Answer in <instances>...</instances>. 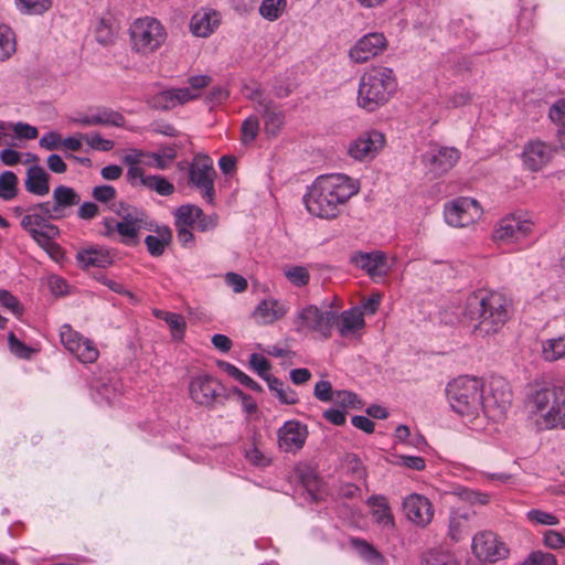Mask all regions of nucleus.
I'll return each mask as SVG.
<instances>
[{
  "label": "nucleus",
  "mask_w": 565,
  "mask_h": 565,
  "mask_svg": "<svg viewBox=\"0 0 565 565\" xmlns=\"http://www.w3.org/2000/svg\"><path fill=\"white\" fill-rule=\"evenodd\" d=\"M360 190L358 180L347 174L320 175L303 196L307 211L320 218H335L342 206Z\"/></svg>",
  "instance_id": "obj_1"
},
{
  "label": "nucleus",
  "mask_w": 565,
  "mask_h": 565,
  "mask_svg": "<svg viewBox=\"0 0 565 565\" xmlns=\"http://www.w3.org/2000/svg\"><path fill=\"white\" fill-rule=\"evenodd\" d=\"M465 315L475 322L472 331L476 335H491L509 319L508 300L502 294L479 290L467 298Z\"/></svg>",
  "instance_id": "obj_2"
},
{
  "label": "nucleus",
  "mask_w": 565,
  "mask_h": 565,
  "mask_svg": "<svg viewBox=\"0 0 565 565\" xmlns=\"http://www.w3.org/2000/svg\"><path fill=\"white\" fill-rule=\"evenodd\" d=\"M527 405L542 415L547 429L565 428V384L532 383L529 386Z\"/></svg>",
  "instance_id": "obj_3"
},
{
  "label": "nucleus",
  "mask_w": 565,
  "mask_h": 565,
  "mask_svg": "<svg viewBox=\"0 0 565 565\" xmlns=\"http://www.w3.org/2000/svg\"><path fill=\"white\" fill-rule=\"evenodd\" d=\"M396 86L392 68L383 65L374 66L361 76L358 105L367 111H374L390 100Z\"/></svg>",
  "instance_id": "obj_4"
},
{
  "label": "nucleus",
  "mask_w": 565,
  "mask_h": 565,
  "mask_svg": "<svg viewBox=\"0 0 565 565\" xmlns=\"http://www.w3.org/2000/svg\"><path fill=\"white\" fill-rule=\"evenodd\" d=\"M54 216L47 207V202H38L26 207V214L20 221L21 228L49 254L60 250L55 239L61 236V230L54 223Z\"/></svg>",
  "instance_id": "obj_5"
},
{
  "label": "nucleus",
  "mask_w": 565,
  "mask_h": 565,
  "mask_svg": "<svg viewBox=\"0 0 565 565\" xmlns=\"http://www.w3.org/2000/svg\"><path fill=\"white\" fill-rule=\"evenodd\" d=\"M446 396L451 409L465 417L484 413L483 383L473 376H459L446 386Z\"/></svg>",
  "instance_id": "obj_6"
},
{
  "label": "nucleus",
  "mask_w": 565,
  "mask_h": 565,
  "mask_svg": "<svg viewBox=\"0 0 565 565\" xmlns=\"http://www.w3.org/2000/svg\"><path fill=\"white\" fill-rule=\"evenodd\" d=\"M338 316L332 310H321L315 305H308L300 309L292 319L294 331L300 335L317 333L327 340L332 335V327Z\"/></svg>",
  "instance_id": "obj_7"
},
{
  "label": "nucleus",
  "mask_w": 565,
  "mask_h": 565,
  "mask_svg": "<svg viewBox=\"0 0 565 565\" xmlns=\"http://www.w3.org/2000/svg\"><path fill=\"white\" fill-rule=\"evenodd\" d=\"M129 32L132 50L142 55L156 52L167 40V31L156 18L137 19L131 24Z\"/></svg>",
  "instance_id": "obj_8"
},
{
  "label": "nucleus",
  "mask_w": 565,
  "mask_h": 565,
  "mask_svg": "<svg viewBox=\"0 0 565 565\" xmlns=\"http://www.w3.org/2000/svg\"><path fill=\"white\" fill-rule=\"evenodd\" d=\"M189 396L201 407L214 409L228 399L225 386L211 374H199L189 382Z\"/></svg>",
  "instance_id": "obj_9"
},
{
  "label": "nucleus",
  "mask_w": 565,
  "mask_h": 565,
  "mask_svg": "<svg viewBox=\"0 0 565 565\" xmlns=\"http://www.w3.org/2000/svg\"><path fill=\"white\" fill-rule=\"evenodd\" d=\"M216 171L207 154H195L188 169V185L198 190L202 198L213 204L215 200Z\"/></svg>",
  "instance_id": "obj_10"
},
{
  "label": "nucleus",
  "mask_w": 565,
  "mask_h": 565,
  "mask_svg": "<svg viewBox=\"0 0 565 565\" xmlns=\"http://www.w3.org/2000/svg\"><path fill=\"white\" fill-rule=\"evenodd\" d=\"M512 390L502 376H491L484 395V414L493 419L504 416L512 403Z\"/></svg>",
  "instance_id": "obj_11"
},
{
  "label": "nucleus",
  "mask_w": 565,
  "mask_h": 565,
  "mask_svg": "<svg viewBox=\"0 0 565 565\" xmlns=\"http://www.w3.org/2000/svg\"><path fill=\"white\" fill-rule=\"evenodd\" d=\"M60 340L63 347L81 363H94L99 356L97 345L67 323L60 329Z\"/></svg>",
  "instance_id": "obj_12"
},
{
  "label": "nucleus",
  "mask_w": 565,
  "mask_h": 565,
  "mask_svg": "<svg viewBox=\"0 0 565 565\" xmlns=\"http://www.w3.org/2000/svg\"><path fill=\"white\" fill-rule=\"evenodd\" d=\"M482 215L478 201L460 196L445 204L444 216L447 224L454 227H466L473 224Z\"/></svg>",
  "instance_id": "obj_13"
},
{
  "label": "nucleus",
  "mask_w": 565,
  "mask_h": 565,
  "mask_svg": "<svg viewBox=\"0 0 565 565\" xmlns=\"http://www.w3.org/2000/svg\"><path fill=\"white\" fill-rule=\"evenodd\" d=\"M471 550L479 561L490 563L501 561L509 555L507 545L490 531L476 534L472 539Z\"/></svg>",
  "instance_id": "obj_14"
},
{
  "label": "nucleus",
  "mask_w": 565,
  "mask_h": 565,
  "mask_svg": "<svg viewBox=\"0 0 565 565\" xmlns=\"http://www.w3.org/2000/svg\"><path fill=\"white\" fill-rule=\"evenodd\" d=\"M556 151L557 147L540 139H532L523 146L522 162L527 170L537 172L551 162Z\"/></svg>",
  "instance_id": "obj_15"
},
{
  "label": "nucleus",
  "mask_w": 565,
  "mask_h": 565,
  "mask_svg": "<svg viewBox=\"0 0 565 565\" xmlns=\"http://www.w3.org/2000/svg\"><path fill=\"white\" fill-rule=\"evenodd\" d=\"M117 214L121 216V221L116 223V231L124 237L122 242L136 245L138 232L146 225V213L121 203Z\"/></svg>",
  "instance_id": "obj_16"
},
{
  "label": "nucleus",
  "mask_w": 565,
  "mask_h": 565,
  "mask_svg": "<svg viewBox=\"0 0 565 565\" xmlns=\"http://www.w3.org/2000/svg\"><path fill=\"white\" fill-rule=\"evenodd\" d=\"M54 221L70 217L81 203L79 193L72 186L60 184L52 192V200L46 201Z\"/></svg>",
  "instance_id": "obj_17"
},
{
  "label": "nucleus",
  "mask_w": 565,
  "mask_h": 565,
  "mask_svg": "<svg viewBox=\"0 0 565 565\" xmlns=\"http://www.w3.org/2000/svg\"><path fill=\"white\" fill-rule=\"evenodd\" d=\"M533 230V223L515 215L503 217L493 232V239L498 242L520 243Z\"/></svg>",
  "instance_id": "obj_18"
},
{
  "label": "nucleus",
  "mask_w": 565,
  "mask_h": 565,
  "mask_svg": "<svg viewBox=\"0 0 565 565\" xmlns=\"http://www.w3.org/2000/svg\"><path fill=\"white\" fill-rule=\"evenodd\" d=\"M384 135L377 130L362 132L354 139L348 149V153L355 160L363 161L372 159L383 148Z\"/></svg>",
  "instance_id": "obj_19"
},
{
  "label": "nucleus",
  "mask_w": 565,
  "mask_h": 565,
  "mask_svg": "<svg viewBox=\"0 0 565 565\" xmlns=\"http://www.w3.org/2000/svg\"><path fill=\"white\" fill-rule=\"evenodd\" d=\"M403 510L407 520L422 527L428 525L434 516V509L430 501L426 497L417 493H412L404 499Z\"/></svg>",
  "instance_id": "obj_20"
},
{
  "label": "nucleus",
  "mask_w": 565,
  "mask_h": 565,
  "mask_svg": "<svg viewBox=\"0 0 565 565\" xmlns=\"http://www.w3.org/2000/svg\"><path fill=\"white\" fill-rule=\"evenodd\" d=\"M199 94L190 88H170L158 92L148 99V105L157 110H170L190 100L196 99Z\"/></svg>",
  "instance_id": "obj_21"
},
{
  "label": "nucleus",
  "mask_w": 565,
  "mask_h": 565,
  "mask_svg": "<svg viewBox=\"0 0 565 565\" xmlns=\"http://www.w3.org/2000/svg\"><path fill=\"white\" fill-rule=\"evenodd\" d=\"M386 44V39L382 33H369L355 43L349 55L355 63H365L382 53Z\"/></svg>",
  "instance_id": "obj_22"
},
{
  "label": "nucleus",
  "mask_w": 565,
  "mask_h": 565,
  "mask_svg": "<svg viewBox=\"0 0 565 565\" xmlns=\"http://www.w3.org/2000/svg\"><path fill=\"white\" fill-rule=\"evenodd\" d=\"M350 263L366 271L370 277L385 276L388 271L387 256L382 250L354 252Z\"/></svg>",
  "instance_id": "obj_23"
},
{
  "label": "nucleus",
  "mask_w": 565,
  "mask_h": 565,
  "mask_svg": "<svg viewBox=\"0 0 565 565\" xmlns=\"http://www.w3.org/2000/svg\"><path fill=\"white\" fill-rule=\"evenodd\" d=\"M308 435L307 426L297 420H288L278 430L279 448L286 452L303 447Z\"/></svg>",
  "instance_id": "obj_24"
},
{
  "label": "nucleus",
  "mask_w": 565,
  "mask_h": 565,
  "mask_svg": "<svg viewBox=\"0 0 565 565\" xmlns=\"http://www.w3.org/2000/svg\"><path fill=\"white\" fill-rule=\"evenodd\" d=\"M221 15L214 9L201 8L190 20V31L194 36L207 38L220 25Z\"/></svg>",
  "instance_id": "obj_25"
},
{
  "label": "nucleus",
  "mask_w": 565,
  "mask_h": 565,
  "mask_svg": "<svg viewBox=\"0 0 565 565\" xmlns=\"http://www.w3.org/2000/svg\"><path fill=\"white\" fill-rule=\"evenodd\" d=\"M76 260L84 269L89 267L106 268L113 264L114 257L110 250L104 246H90L78 250Z\"/></svg>",
  "instance_id": "obj_26"
},
{
  "label": "nucleus",
  "mask_w": 565,
  "mask_h": 565,
  "mask_svg": "<svg viewBox=\"0 0 565 565\" xmlns=\"http://www.w3.org/2000/svg\"><path fill=\"white\" fill-rule=\"evenodd\" d=\"M51 175L39 164L30 166L25 172L24 189L35 196H45L50 193Z\"/></svg>",
  "instance_id": "obj_27"
},
{
  "label": "nucleus",
  "mask_w": 565,
  "mask_h": 565,
  "mask_svg": "<svg viewBox=\"0 0 565 565\" xmlns=\"http://www.w3.org/2000/svg\"><path fill=\"white\" fill-rule=\"evenodd\" d=\"M459 152L455 148H440L428 158L430 171L435 174H444L449 171L458 161Z\"/></svg>",
  "instance_id": "obj_28"
},
{
  "label": "nucleus",
  "mask_w": 565,
  "mask_h": 565,
  "mask_svg": "<svg viewBox=\"0 0 565 565\" xmlns=\"http://www.w3.org/2000/svg\"><path fill=\"white\" fill-rule=\"evenodd\" d=\"M257 110L262 113L264 117L265 131L267 135L276 136L284 125L285 116L282 111L273 108L271 100L262 98L258 100Z\"/></svg>",
  "instance_id": "obj_29"
},
{
  "label": "nucleus",
  "mask_w": 565,
  "mask_h": 565,
  "mask_svg": "<svg viewBox=\"0 0 565 565\" xmlns=\"http://www.w3.org/2000/svg\"><path fill=\"white\" fill-rule=\"evenodd\" d=\"M147 156L148 151L131 149L121 159L122 163L128 167L126 173L127 182L134 188L138 186V178L145 173L141 166H143Z\"/></svg>",
  "instance_id": "obj_30"
},
{
  "label": "nucleus",
  "mask_w": 565,
  "mask_h": 565,
  "mask_svg": "<svg viewBox=\"0 0 565 565\" xmlns=\"http://www.w3.org/2000/svg\"><path fill=\"white\" fill-rule=\"evenodd\" d=\"M288 312V307L276 299H264L255 309L254 315L263 320V323H273L281 319Z\"/></svg>",
  "instance_id": "obj_31"
},
{
  "label": "nucleus",
  "mask_w": 565,
  "mask_h": 565,
  "mask_svg": "<svg viewBox=\"0 0 565 565\" xmlns=\"http://www.w3.org/2000/svg\"><path fill=\"white\" fill-rule=\"evenodd\" d=\"M475 513L470 510H452L449 518V536L451 541L459 542L469 532V521Z\"/></svg>",
  "instance_id": "obj_32"
},
{
  "label": "nucleus",
  "mask_w": 565,
  "mask_h": 565,
  "mask_svg": "<svg viewBox=\"0 0 565 565\" xmlns=\"http://www.w3.org/2000/svg\"><path fill=\"white\" fill-rule=\"evenodd\" d=\"M367 504L372 508V516L377 524L383 527L394 526V518L385 497L371 495Z\"/></svg>",
  "instance_id": "obj_33"
},
{
  "label": "nucleus",
  "mask_w": 565,
  "mask_h": 565,
  "mask_svg": "<svg viewBox=\"0 0 565 565\" xmlns=\"http://www.w3.org/2000/svg\"><path fill=\"white\" fill-rule=\"evenodd\" d=\"M364 327L363 312L358 309L345 310L340 316L339 332L347 337Z\"/></svg>",
  "instance_id": "obj_34"
},
{
  "label": "nucleus",
  "mask_w": 565,
  "mask_h": 565,
  "mask_svg": "<svg viewBox=\"0 0 565 565\" xmlns=\"http://www.w3.org/2000/svg\"><path fill=\"white\" fill-rule=\"evenodd\" d=\"M154 316L159 319H163L171 332V337L174 341H181L184 337L186 329V322L180 313L168 312L162 310H156Z\"/></svg>",
  "instance_id": "obj_35"
},
{
  "label": "nucleus",
  "mask_w": 565,
  "mask_h": 565,
  "mask_svg": "<svg viewBox=\"0 0 565 565\" xmlns=\"http://www.w3.org/2000/svg\"><path fill=\"white\" fill-rule=\"evenodd\" d=\"M142 185L151 191H156L158 194L162 196H168L173 194L175 188L173 183L168 181L162 175H146L138 178V186Z\"/></svg>",
  "instance_id": "obj_36"
},
{
  "label": "nucleus",
  "mask_w": 565,
  "mask_h": 565,
  "mask_svg": "<svg viewBox=\"0 0 565 565\" xmlns=\"http://www.w3.org/2000/svg\"><path fill=\"white\" fill-rule=\"evenodd\" d=\"M19 194V179L17 174L10 170L0 174V199L3 201H12Z\"/></svg>",
  "instance_id": "obj_37"
},
{
  "label": "nucleus",
  "mask_w": 565,
  "mask_h": 565,
  "mask_svg": "<svg viewBox=\"0 0 565 565\" xmlns=\"http://www.w3.org/2000/svg\"><path fill=\"white\" fill-rule=\"evenodd\" d=\"M265 381L267 382L269 390L276 393V396L280 403L286 405H294L298 402L296 392L289 387L285 388L284 382L278 377L271 375L265 377Z\"/></svg>",
  "instance_id": "obj_38"
},
{
  "label": "nucleus",
  "mask_w": 565,
  "mask_h": 565,
  "mask_svg": "<svg viewBox=\"0 0 565 565\" xmlns=\"http://www.w3.org/2000/svg\"><path fill=\"white\" fill-rule=\"evenodd\" d=\"M351 545L356 550L359 555L367 563L372 565H382L384 561L382 554L365 540L352 537Z\"/></svg>",
  "instance_id": "obj_39"
},
{
  "label": "nucleus",
  "mask_w": 565,
  "mask_h": 565,
  "mask_svg": "<svg viewBox=\"0 0 565 565\" xmlns=\"http://www.w3.org/2000/svg\"><path fill=\"white\" fill-rule=\"evenodd\" d=\"M171 241V232L169 228L159 231L158 236L148 235L145 238L148 253L153 257H159L164 253L166 246Z\"/></svg>",
  "instance_id": "obj_40"
},
{
  "label": "nucleus",
  "mask_w": 565,
  "mask_h": 565,
  "mask_svg": "<svg viewBox=\"0 0 565 565\" xmlns=\"http://www.w3.org/2000/svg\"><path fill=\"white\" fill-rule=\"evenodd\" d=\"M17 50L15 34L7 24H0V61L9 60Z\"/></svg>",
  "instance_id": "obj_41"
},
{
  "label": "nucleus",
  "mask_w": 565,
  "mask_h": 565,
  "mask_svg": "<svg viewBox=\"0 0 565 565\" xmlns=\"http://www.w3.org/2000/svg\"><path fill=\"white\" fill-rule=\"evenodd\" d=\"M202 215V209L193 204H183L179 206L174 213L175 226L193 227L198 218Z\"/></svg>",
  "instance_id": "obj_42"
},
{
  "label": "nucleus",
  "mask_w": 565,
  "mask_h": 565,
  "mask_svg": "<svg viewBox=\"0 0 565 565\" xmlns=\"http://www.w3.org/2000/svg\"><path fill=\"white\" fill-rule=\"evenodd\" d=\"M287 8V0H263L259 6V14L267 21L278 20Z\"/></svg>",
  "instance_id": "obj_43"
},
{
  "label": "nucleus",
  "mask_w": 565,
  "mask_h": 565,
  "mask_svg": "<svg viewBox=\"0 0 565 565\" xmlns=\"http://www.w3.org/2000/svg\"><path fill=\"white\" fill-rule=\"evenodd\" d=\"M542 354L546 361H556L565 355V334L546 340L542 347Z\"/></svg>",
  "instance_id": "obj_44"
},
{
  "label": "nucleus",
  "mask_w": 565,
  "mask_h": 565,
  "mask_svg": "<svg viewBox=\"0 0 565 565\" xmlns=\"http://www.w3.org/2000/svg\"><path fill=\"white\" fill-rule=\"evenodd\" d=\"M8 347L14 356L22 360H31L38 353L36 349L20 341L14 332L8 334Z\"/></svg>",
  "instance_id": "obj_45"
},
{
  "label": "nucleus",
  "mask_w": 565,
  "mask_h": 565,
  "mask_svg": "<svg viewBox=\"0 0 565 565\" xmlns=\"http://www.w3.org/2000/svg\"><path fill=\"white\" fill-rule=\"evenodd\" d=\"M18 9L25 14H42L52 6V0H15Z\"/></svg>",
  "instance_id": "obj_46"
},
{
  "label": "nucleus",
  "mask_w": 565,
  "mask_h": 565,
  "mask_svg": "<svg viewBox=\"0 0 565 565\" xmlns=\"http://www.w3.org/2000/svg\"><path fill=\"white\" fill-rule=\"evenodd\" d=\"M471 100L472 94L466 88H459L448 94L444 103L447 109H455L470 104Z\"/></svg>",
  "instance_id": "obj_47"
},
{
  "label": "nucleus",
  "mask_w": 565,
  "mask_h": 565,
  "mask_svg": "<svg viewBox=\"0 0 565 565\" xmlns=\"http://www.w3.org/2000/svg\"><path fill=\"white\" fill-rule=\"evenodd\" d=\"M242 137L241 140L244 145L253 142L259 132V120L255 116H249L242 124Z\"/></svg>",
  "instance_id": "obj_48"
},
{
  "label": "nucleus",
  "mask_w": 565,
  "mask_h": 565,
  "mask_svg": "<svg viewBox=\"0 0 565 565\" xmlns=\"http://www.w3.org/2000/svg\"><path fill=\"white\" fill-rule=\"evenodd\" d=\"M286 278L297 287H303L308 285L310 280L309 271L303 266H292L286 268L284 271Z\"/></svg>",
  "instance_id": "obj_49"
},
{
  "label": "nucleus",
  "mask_w": 565,
  "mask_h": 565,
  "mask_svg": "<svg viewBox=\"0 0 565 565\" xmlns=\"http://www.w3.org/2000/svg\"><path fill=\"white\" fill-rule=\"evenodd\" d=\"M425 565H458L455 556L448 552L429 551L424 556Z\"/></svg>",
  "instance_id": "obj_50"
},
{
  "label": "nucleus",
  "mask_w": 565,
  "mask_h": 565,
  "mask_svg": "<svg viewBox=\"0 0 565 565\" xmlns=\"http://www.w3.org/2000/svg\"><path fill=\"white\" fill-rule=\"evenodd\" d=\"M116 33L109 20L102 18L96 26V40L103 45L111 44L115 41Z\"/></svg>",
  "instance_id": "obj_51"
},
{
  "label": "nucleus",
  "mask_w": 565,
  "mask_h": 565,
  "mask_svg": "<svg viewBox=\"0 0 565 565\" xmlns=\"http://www.w3.org/2000/svg\"><path fill=\"white\" fill-rule=\"evenodd\" d=\"M81 138L86 141L89 147L99 151H110L115 146L113 140L103 138L98 132L81 134Z\"/></svg>",
  "instance_id": "obj_52"
},
{
  "label": "nucleus",
  "mask_w": 565,
  "mask_h": 565,
  "mask_svg": "<svg viewBox=\"0 0 565 565\" xmlns=\"http://www.w3.org/2000/svg\"><path fill=\"white\" fill-rule=\"evenodd\" d=\"M333 401L343 408L359 409L362 407L359 396L350 391H335Z\"/></svg>",
  "instance_id": "obj_53"
},
{
  "label": "nucleus",
  "mask_w": 565,
  "mask_h": 565,
  "mask_svg": "<svg viewBox=\"0 0 565 565\" xmlns=\"http://www.w3.org/2000/svg\"><path fill=\"white\" fill-rule=\"evenodd\" d=\"M520 565H557L556 557L542 551L532 552Z\"/></svg>",
  "instance_id": "obj_54"
},
{
  "label": "nucleus",
  "mask_w": 565,
  "mask_h": 565,
  "mask_svg": "<svg viewBox=\"0 0 565 565\" xmlns=\"http://www.w3.org/2000/svg\"><path fill=\"white\" fill-rule=\"evenodd\" d=\"M250 367L263 379L271 376L268 372L271 367L270 362L262 354L253 353L249 356Z\"/></svg>",
  "instance_id": "obj_55"
},
{
  "label": "nucleus",
  "mask_w": 565,
  "mask_h": 565,
  "mask_svg": "<svg viewBox=\"0 0 565 565\" xmlns=\"http://www.w3.org/2000/svg\"><path fill=\"white\" fill-rule=\"evenodd\" d=\"M397 461L395 462L397 466L415 470L423 471L426 468V461L423 457L419 456H407V455H397Z\"/></svg>",
  "instance_id": "obj_56"
},
{
  "label": "nucleus",
  "mask_w": 565,
  "mask_h": 565,
  "mask_svg": "<svg viewBox=\"0 0 565 565\" xmlns=\"http://www.w3.org/2000/svg\"><path fill=\"white\" fill-rule=\"evenodd\" d=\"M527 519L533 523L543 525H556L559 522L556 515L536 509L530 510L527 512Z\"/></svg>",
  "instance_id": "obj_57"
},
{
  "label": "nucleus",
  "mask_w": 565,
  "mask_h": 565,
  "mask_svg": "<svg viewBox=\"0 0 565 565\" xmlns=\"http://www.w3.org/2000/svg\"><path fill=\"white\" fill-rule=\"evenodd\" d=\"M92 196L94 200L100 203H108L116 199L117 191L113 185L103 184L93 188Z\"/></svg>",
  "instance_id": "obj_58"
},
{
  "label": "nucleus",
  "mask_w": 565,
  "mask_h": 565,
  "mask_svg": "<svg viewBox=\"0 0 565 565\" xmlns=\"http://www.w3.org/2000/svg\"><path fill=\"white\" fill-rule=\"evenodd\" d=\"M97 110L103 120V126L121 127L125 124L124 116L118 111L108 108H99Z\"/></svg>",
  "instance_id": "obj_59"
},
{
  "label": "nucleus",
  "mask_w": 565,
  "mask_h": 565,
  "mask_svg": "<svg viewBox=\"0 0 565 565\" xmlns=\"http://www.w3.org/2000/svg\"><path fill=\"white\" fill-rule=\"evenodd\" d=\"M0 303L15 316H21L23 308L15 296L8 290H0Z\"/></svg>",
  "instance_id": "obj_60"
},
{
  "label": "nucleus",
  "mask_w": 565,
  "mask_h": 565,
  "mask_svg": "<svg viewBox=\"0 0 565 565\" xmlns=\"http://www.w3.org/2000/svg\"><path fill=\"white\" fill-rule=\"evenodd\" d=\"M548 117L561 127L559 129L565 128V99H559L551 106Z\"/></svg>",
  "instance_id": "obj_61"
},
{
  "label": "nucleus",
  "mask_w": 565,
  "mask_h": 565,
  "mask_svg": "<svg viewBox=\"0 0 565 565\" xmlns=\"http://www.w3.org/2000/svg\"><path fill=\"white\" fill-rule=\"evenodd\" d=\"M313 394L321 402H331L334 398L335 392L329 381H319L315 386Z\"/></svg>",
  "instance_id": "obj_62"
},
{
  "label": "nucleus",
  "mask_w": 565,
  "mask_h": 565,
  "mask_svg": "<svg viewBox=\"0 0 565 565\" xmlns=\"http://www.w3.org/2000/svg\"><path fill=\"white\" fill-rule=\"evenodd\" d=\"M544 544L554 550L564 547L565 546V532L561 533L555 530H547L544 533Z\"/></svg>",
  "instance_id": "obj_63"
},
{
  "label": "nucleus",
  "mask_w": 565,
  "mask_h": 565,
  "mask_svg": "<svg viewBox=\"0 0 565 565\" xmlns=\"http://www.w3.org/2000/svg\"><path fill=\"white\" fill-rule=\"evenodd\" d=\"M39 145L50 151L58 149L62 146V136L56 131H50L41 137Z\"/></svg>",
  "instance_id": "obj_64"
}]
</instances>
